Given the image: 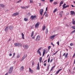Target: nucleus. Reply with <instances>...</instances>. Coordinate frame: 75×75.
I'll return each mask as SVG.
<instances>
[{
  "label": "nucleus",
  "mask_w": 75,
  "mask_h": 75,
  "mask_svg": "<svg viewBox=\"0 0 75 75\" xmlns=\"http://www.w3.org/2000/svg\"><path fill=\"white\" fill-rule=\"evenodd\" d=\"M62 5V4L60 3V5H59V7H61V5Z\"/></svg>",
  "instance_id": "nucleus-59"
},
{
  "label": "nucleus",
  "mask_w": 75,
  "mask_h": 75,
  "mask_svg": "<svg viewBox=\"0 0 75 75\" xmlns=\"http://www.w3.org/2000/svg\"><path fill=\"white\" fill-rule=\"evenodd\" d=\"M21 35H22V38L23 39H24V34L22 33H21Z\"/></svg>",
  "instance_id": "nucleus-16"
},
{
  "label": "nucleus",
  "mask_w": 75,
  "mask_h": 75,
  "mask_svg": "<svg viewBox=\"0 0 75 75\" xmlns=\"http://www.w3.org/2000/svg\"><path fill=\"white\" fill-rule=\"evenodd\" d=\"M44 15H45V17H48V13H46V12H45V13H44L43 16H44Z\"/></svg>",
  "instance_id": "nucleus-15"
},
{
  "label": "nucleus",
  "mask_w": 75,
  "mask_h": 75,
  "mask_svg": "<svg viewBox=\"0 0 75 75\" xmlns=\"http://www.w3.org/2000/svg\"><path fill=\"white\" fill-rule=\"evenodd\" d=\"M30 19L32 20H36V19H37V16H30Z\"/></svg>",
  "instance_id": "nucleus-2"
},
{
  "label": "nucleus",
  "mask_w": 75,
  "mask_h": 75,
  "mask_svg": "<svg viewBox=\"0 0 75 75\" xmlns=\"http://www.w3.org/2000/svg\"><path fill=\"white\" fill-rule=\"evenodd\" d=\"M70 45L71 47H72V46H73L74 44L72 43H70Z\"/></svg>",
  "instance_id": "nucleus-33"
},
{
  "label": "nucleus",
  "mask_w": 75,
  "mask_h": 75,
  "mask_svg": "<svg viewBox=\"0 0 75 75\" xmlns=\"http://www.w3.org/2000/svg\"><path fill=\"white\" fill-rule=\"evenodd\" d=\"M13 67L12 66L10 67V69L9 70L8 73L9 74H11L13 71Z\"/></svg>",
  "instance_id": "nucleus-3"
},
{
  "label": "nucleus",
  "mask_w": 75,
  "mask_h": 75,
  "mask_svg": "<svg viewBox=\"0 0 75 75\" xmlns=\"http://www.w3.org/2000/svg\"><path fill=\"white\" fill-rule=\"evenodd\" d=\"M0 7H4V5H3V4H0Z\"/></svg>",
  "instance_id": "nucleus-26"
},
{
  "label": "nucleus",
  "mask_w": 75,
  "mask_h": 75,
  "mask_svg": "<svg viewBox=\"0 0 75 75\" xmlns=\"http://www.w3.org/2000/svg\"><path fill=\"white\" fill-rule=\"evenodd\" d=\"M19 57H20V56L18 55L17 57V58H19Z\"/></svg>",
  "instance_id": "nucleus-56"
},
{
  "label": "nucleus",
  "mask_w": 75,
  "mask_h": 75,
  "mask_svg": "<svg viewBox=\"0 0 75 75\" xmlns=\"http://www.w3.org/2000/svg\"><path fill=\"white\" fill-rule=\"evenodd\" d=\"M74 32H75V30H74L72 32V33H74Z\"/></svg>",
  "instance_id": "nucleus-54"
},
{
  "label": "nucleus",
  "mask_w": 75,
  "mask_h": 75,
  "mask_svg": "<svg viewBox=\"0 0 75 75\" xmlns=\"http://www.w3.org/2000/svg\"><path fill=\"white\" fill-rule=\"evenodd\" d=\"M65 6H66V4L65 3L63 5V8L62 9L64 10V8H64V7H65Z\"/></svg>",
  "instance_id": "nucleus-21"
},
{
  "label": "nucleus",
  "mask_w": 75,
  "mask_h": 75,
  "mask_svg": "<svg viewBox=\"0 0 75 75\" xmlns=\"http://www.w3.org/2000/svg\"><path fill=\"white\" fill-rule=\"evenodd\" d=\"M71 28H73L74 30H75V26H72L71 27Z\"/></svg>",
  "instance_id": "nucleus-37"
},
{
  "label": "nucleus",
  "mask_w": 75,
  "mask_h": 75,
  "mask_svg": "<svg viewBox=\"0 0 75 75\" xmlns=\"http://www.w3.org/2000/svg\"><path fill=\"white\" fill-rule=\"evenodd\" d=\"M55 67V66L54 65L52 67V68L54 69V68Z\"/></svg>",
  "instance_id": "nucleus-47"
},
{
  "label": "nucleus",
  "mask_w": 75,
  "mask_h": 75,
  "mask_svg": "<svg viewBox=\"0 0 75 75\" xmlns=\"http://www.w3.org/2000/svg\"><path fill=\"white\" fill-rule=\"evenodd\" d=\"M40 25V23H37L35 25V26L36 28H38V27H39Z\"/></svg>",
  "instance_id": "nucleus-9"
},
{
  "label": "nucleus",
  "mask_w": 75,
  "mask_h": 75,
  "mask_svg": "<svg viewBox=\"0 0 75 75\" xmlns=\"http://www.w3.org/2000/svg\"><path fill=\"white\" fill-rule=\"evenodd\" d=\"M58 4V3H57V2H54V4Z\"/></svg>",
  "instance_id": "nucleus-41"
},
{
  "label": "nucleus",
  "mask_w": 75,
  "mask_h": 75,
  "mask_svg": "<svg viewBox=\"0 0 75 75\" xmlns=\"http://www.w3.org/2000/svg\"><path fill=\"white\" fill-rule=\"evenodd\" d=\"M40 35H38L36 39V41H39L40 40Z\"/></svg>",
  "instance_id": "nucleus-8"
},
{
  "label": "nucleus",
  "mask_w": 75,
  "mask_h": 75,
  "mask_svg": "<svg viewBox=\"0 0 75 75\" xmlns=\"http://www.w3.org/2000/svg\"><path fill=\"white\" fill-rule=\"evenodd\" d=\"M69 5H66V6L64 7V8H67V7H69Z\"/></svg>",
  "instance_id": "nucleus-30"
},
{
  "label": "nucleus",
  "mask_w": 75,
  "mask_h": 75,
  "mask_svg": "<svg viewBox=\"0 0 75 75\" xmlns=\"http://www.w3.org/2000/svg\"><path fill=\"white\" fill-rule=\"evenodd\" d=\"M53 60H54L53 59H52L50 60V62H52V61H53Z\"/></svg>",
  "instance_id": "nucleus-44"
},
{
  "label": "nucleus",
  "mask_w": 75,
  "mask_h": 75,
  "mask_svg": "<svg viewBox=\"0 0 75 75\" xmlns=\"http://www.w3.org/2000/svg\"><path fill=\"white\" fill-rule=\"evenodd\" d=\"M47 9H48V7H46V11H47Z\"/></svg>",
  "instance_id": "nucleus-51"
},
{
  "label": "nucleus",
  "mask_w": 75,
  "mask_h": 75,
  "mask_svg": "<svg viewBox=\"0 0 75 75\" xmlns=\"http://www.w3.org/2000/svg\"><path fill=\"white\" fill-rule=\"evenodd\" d=\"M45 51L44 50L43 51V57H44V55H45Z\"/></svg>",
  "instance_id": "nucleus-28"
},
{
  "label": "nucleus",
  "mask_w": 75,
  "mask_h": 75,
  "mask_svg": "<svg viewBox=\"0 0 75 75\" xmlns=\"http://www.w3.org/2000/svg\"><path fill=\"white\" fill-rule=\"evenodd\" d=\"M23 47L24 48L26 49H28V45H23Z\"/></svg>",
  "instance_id": "nucleus-12"
},
{
  "label": "nucleus",
  "mask_w": 75,
  "mask_h": 75,
  "mask_svg": "<svg viewBox=\"0 0 75 75\" xmlns=\"http://www.w3.org/2000/svg\"><path fill=\"white\" fill-rule=\"evenodd\" d=\"M15 53H14L13 54V57H14V55H15Z\"/></svg>",
  "instance_id": "nucleus-46"
},
{
  "label": "nucleus",
  "mask_w": 75,
  "mask_h": 75,
  "mask_svg": "<svg viewBox=\"0 0 75 75\" xmlns=\"http://www.w3.org/2000/svg\"><path fill=\"white\" fill-rule=\"evenodd\" d=\"M44 66H46V63L44 64Z\"/></svg>",
  "instance_id": "nucleus-61"
},
{
  "label": "nucleus",
  "mask_w": 75,
  "mask_h": 75,
  "mask_svg": "<svg viewBox=\"0 0 75 75\" xmlns=\"http://www.w3.org/2000/svg\"><path fill=\"white\" fill-rule=\"evenodd\" d=\"M53 68H52V67L51 68V69L50 70V71H52V69H53Z\"/></svg>",
  "instance_id": "nucleus-49"
},
{
  "label": "nucleus",
  "mask_w": 75,
  "mask_h": 75,
  "mask_svg": "<svg viewBox=\"0 0 75 75\" xmlns=\"http://www.w3.org/2000/svg\"><path fill=\"white\" fill-rule=\"evenodd\" d=\"M21 1H22V0H19L18 1H17L16 2V3H20V2H21Z\"/></svg>",
  "instance_id": "nucleus-31"
},
{
  "label": "nucleus",
  "mask_w": 75,
  "mask_h": 75,
  "mask_svg": "<svg viewBox=\"0 0 75 75\" xmlns=\"http://www.w3.org/2000/svg\"><path fill=\"white\" fill-rule=\"evenodd\" d=\"M29 71L30 72H31V73H33L34 72V71L33 70H32L31 69V68H29Z\"/></svg>",
  "instance_id": "nucleus-14"
},
{
  "label": "nucleus",
  "mask_w": 75,
  "mask_h": 75,
  "mask_svg": "<svg viewBox=\"0 0 75 75\" xmlns=\"http://www.w3.org/2000/svg\"><path fill=\"white\" fill-rule=\"evenodd\" d=\"M34 35V31H33L32 33V34L31 35V37H32Z\"/></svg>",
  "instance_id": "nucleus-27"
},
{
  "label": "nucleus",
  "mask_w": 75,
  "mask_h": 75,
  "mask_svg": "<svg viewBox=\"0 0 75 75\" xmlns=\"http://www.w3.org/2000/svg\"><path fill=\"white\" fill-rule=\"evenodd\" d=\"M32 39H35V37H33L32 38Z\"/></svg>",
  "instance_id": "nucleus-55"
},
{
  "label": "nucleus",
  "mask_w": 75,
  "mask_h": 75,
  "mask_svg": "<svg viewBox=\"0 0 75 75\" xmlns=\"http://www.w3.org/2000/svg\"><path fill=\"white\" fill-rule=\"evenodd\" d=\"M70 15H71V16H75V11H71L70 12Z\"/></svg>",
  "instance_id": "nucleus-5"
},
{
  "label": "nucleus",
  "mask_w": 75,
  "mask_h": 75,
  "mask_svg": "<svg viewBox=\"0 0 75 75\" xmlns=\"http://www.w3.org/2000/svg\"><path fill=\"white\" fill-rule=\"evenodd\" d=\"M51 45H53V46L54 47V46L55 45L54 44H53V43L51 42Z\"/></svg>",
  "instance_id": "nucleus-40"
},
{
  "label": "nucleus",
  "mask_w": 75,
  "mask_h": 75,
  "mask_svg": "<svg viewBox=\"0 0 75 75\" xmlns=\"http://www.w3.org/2000/svg\"><path fill=\"white\" fill-rule=\"evenodd\" d=\"M47 61V60H46L44 62V63H45V62H46Z\"/></svg>",
  "instance_id": "nucleus-63"
},
{
  "label": "nucleus",
  "mask_w": 75,
  "mask_h": 75,
  "mask_svg": "<svg viewBox=\"0 0 75 75\" xmlns=\"http://www.w3.org/2000/svg\"><path fill=\"white\" fill-rule=\"evenodd\" d=\"M57 9L56 8L55 9H54L53 12V13H55V12H56V11H57Z\"/></svg>",
  "instance_id": "nucleus-32"
},
{
  "label": "nucleus",
  "mask_w": 75,
  "mask_h": 75,
  "mask_svg": "<svg viewBox=\"0 0 75 75\" xmlns=\"http://www.w3.org/2000/svg\"><path fill=\"white\" fill-rule=\"evenodd\" d=\"M23 69H24V67L23 66H22L21 67L20 70H21V71H23Z\"/></svg>",
  "instance_id": "nucleus-18"
},
{
  "label": "nucleus",
  "mask_w": 75,
  "mask_h": 75,
  "mask_svg": "<svg viewBox=\"0 0 75 75\" xmlns=\"http://www.w3.org/2000/svg\"><path fill=\"white\" fill-rule=\"evenodd\" d=\"M14 45L15 47H21L22 45L20 43H15L14 44Z\"/></svg>",
  "instance_id": "nucleus-1"
},
{
  "label": "nucleus",
  "mask_w": 75,
  "mask_h": 75,
  "mask_svg": "<svg viewBox=\"0 0 75 75\" xmlns=\"http://www.w3.org/2000/svg\"><path fill=\"white\" fill-rule=\"evenodd\" d=\"M65 53H64V54L62 55V56H65Z\"/></svg>",
  "instance_id": "nucleus-50"
},
{
  "label": "nucleus",
  "mask_w": 75,
  "mask_h": 75,
  "mask_svg": "<svg viewBox=\"0 0 75 75\" xmlns=\"http://www.w3.org/2000/svg\"><path fill=\"white\" fill-rule=\"evenodd\" d=\"M57 45H59V41H58V42H57Z\"/></svg>",
  "instance_id": "nucleus-43"
},
{
  "label": "nucleus",
  "mask_w": 75,
  "mask_h": 75,
  "mask_svg": "<svg viewBox=\"0 0 75 75\" xmlns=\"http://www.w3.org/2000/svg\"><path fill=\"white\" fill-rule=\"evenodd\" d=\"M55 37V35L52 36L50 37V38L51 39H52V38H54Z\"/></svg>",
  "instance_id": "nucleus-23"
},
{
  "label": "nucleus",
  "mask_w": 75,
  "mask_h": 75,
  "mask_svg": "<svg viewBox=\"0 0 75 75\" xmlns=\"http://www.w3.org/2000/svg\"><path fill=\"white\" fill-rule=\"evenodd\" d=\"M51 48V46H49L48 47V50H50V48Z\"/></svg>",
  "instance_id": "nucleus-36"
},
{
  "label": "nucleus",
  "mask_w": 75,
  "mask_h": 75,
  "mask_svg": "<svg viewBox=\"0 0 75 75\" xmlns=\"http://www.w3.org/2000/svg\"><path fill=\"white\" fill-rule=\"evenodd\" d=\"M68 47H69V48H70V49H72V47H70V46H68Z\"/></svg>",
  "instance_id": "nucleus-48"
},
{
  "label": "nucleus",
  "mask_w": 75,
  "mask_h": 75,
  "mask_svg": "<svg viewBox=\"0 0 75 75\" xmlns=\"http://www.w3.org/2000/svg\"><path fill=\"white\" fill-rule=\"evenodd\" d=\"M39 61L40 63H41L42 61V57H40L39 59Z\"/></svg>",
  "instance_id": "nucleus-19"
},
{
  "label": "nucleus",
  "mask_w": 75,
  "mask_h": 75,
  "mask_svg": "<svg viewBox=\"0 0 75 75\" xmlns=\"http://www.w3.org/2000/svg\"><path fill=\"white\" fill-rule=\"evenodd\" d=\"M60 13H64V12H63V11H61Z\"/></svg>",
  "instance_id": "nucleus-58"
},
{
  "label": "nucleus",
  "mask_w": 75,
  "mask_h": 75,
  "mask_svg": "<svg viewBox=\"0 0 75 75\" xmlns=\"http://www.w3.org/2000/svg\"><path fill=\"white\" fill-rule=\"evenodd\" d=\"M61 70H62V69H59V70H58V71L56 72V74H58V73H59V72L60 71H61Z\"/></svg>",
  "instance_id": "nucleus-17"
},
{
  "label": "nucleus",
  "mask_w": 75,
  "mask_h": 75,
  "mask_svg": "<svg viewBox=\"0 0 75 75\" xmlns=\"http://www.w3.org/2000/svg\"><path fill=\"white\" fill-rule=\"evenodd\" d=\"M41 1H43V2H45V0H41Z\"/></svg>",
  "instance_id": "nucleus-57"
},
{
  "label": "nucleus",
  "mask_w": 75,
  "mask_h": 75,
  "mask_svg": "<svg viewBox=\"0 0 75 75\" xmlns=\"http://www.w3.org/2000/svg\"><path fill=\"white\" fill-rule=\"evenodd\" d=\"M13 28H14V27L12 26H9V29L10 30H13Z\"/></svg>",
  "instance_id": "nucleus-11"
},
{
  "label": "nucleus",
  "mask_w": 75,
  "mask_h": 75,
  "mask_svg": "<svg viewBox=\"0 0 75 75\" xmlns=\"http://www.w3.org/2000/svg\"><path fill=\"white\" fill-rule=\"evenodd\" d=\"M19 14V13L18 12H17L16 13H15L13 14L12 16H17Z\"/></svg>",
  "instance_id": "nucleus-10"
},
{
  "label": "nucleus",
  "mask_w": 75,
  "mask_h": 75,
  "mask_svg": "<svg viewBox=\"0 0 75 75\" xmlns=\"http://www.w3.org/2000/svg\"><path fill=\"white\" fill-rule=\"evenodd\" d=\"M8 26H7L6 28H5V31H6V32L8 30H7V28H8Z\"/></svg>",
  "instance_id": "nucleus-25"
},
{
  "label": "nucleus",
  "mask_w": 75,
  "mask_h": 75,
  "mask_svg": "<svg viewBox=\"0 0 75 75\" xmlns=\"http://www.w3.org/2000/svg\"><path fill=\"white\" fill-rule=\"evenodd\" d=\"M71 6L72 7H74V5H71Z\"/></svg>",
  "instance_id": "nucleus-60"
},
{
  "label": "nucleus",
  "mask_w": 75,
  "mask_h": 75,
  "mask_svg": "<svg viewBox=\"0 0 75 75\" xmlns=\"http://www.w3.org/2000/svg\"><path fill=\"white\" fill-rule=\"evenodd\" d=\"M29 7V6H26L25 7H22V6H21V8H22V9H24L26 8H28Z\"/></svg>",
  "instance_id": "nucleus-13"
},
{
  "label": "nucleus",
  "mask_w": 75,
  "mask_h": 75,
  "mask_svg": "<svg viewBox=\"0 0 75 75\" xmlns=\"http://www.w3.org/2000/svg\"><path fill=\"white\" fill-rule=\"evenodd\" d=\"M25 21H27L28 20V18H25L24 19Z\"/></svg>",
  "instance_id": "nucleus-22"
},
{
  "label": "nucleus",
  "mask_w": 75,
  "mask_h": 75,
  "mask_svg": "<svg viewBox=\"0 0 75 75\" xmlns=\"http://www.w3.org/2000/svg\"><path fill=\"white\" fill-rule=\"evenodd\" d=\"M37 70H40V66H38L37 67V68H36Z\"/></svg>",
  "instance_id": "nucleus-29"
},
{
  "label": "nucleus",
  "mask_w": 75,
  "mask_h": 75,
  "mask_svg": "<svg viewBox=\"0 0 75 75\" xmlns=\"http://www.w3.org/2000/svg\"><path fill=\"white\" fill-rule=\"evenodd\" d=\"M50 57H49L48 59V62H50Z\"/></svg>",
  "instance_id": "nucleus-35"
},
{
  "label": "nucleus",
  "mask_w": 75,
  "mask_h": 75,
  "mask_svg": "<svg viewBox=\"0 0 75 75\" xmlns=\"http://www.w3.org/2000/svg\"><path fill=\"white\" fill-rule=\"evenodd\" d=\"M9 55V56H10L11 57V56H12V54H10Z\"/></svg>",
  "instance_id": "nucleus-62"
},
{
  "label": "nucleus",
  "mask_w": 75,
  "mask_h": 75,
  "mask_svg": "<svg viewBox=\"0 0 75 75\" xmlns=\"http://www.w3.org/2000/svg\"><path fill=\"white\" fill-rule=\"evenodd\" d=\"M46 28L45 26H43L42 28V30H44Z\"/></svg>",
  "instance_id": "nucleus-24"
},
{
  "label": "nucleus",
  "mask_w": 75,
  "mask_h": 75,
  "mask_svg": "<svg viewBox=\"0 0 75 75\" xmlns=\"http://www.w3.org/2000/svg\"><path fill=\"white\" fill-rule=\"evenodd\" d=\"M61 4H63V3H64V1H61V2L60 3Z\"/></svg>",
  "instance_id": "nucleus-38"
},
{
  "label": "nucleus",
  "mask_w": 75,
  "mask_h": 75,
  "mask_svg": "<svg viewBox=\"0 0 75 75\" xmlns=\"http://www.w3.org/2000/svg\"><path fill=\"white\" fill-rule=\"evenodd\" d=\"M60 15L61 16V17H62V14H60Z\"/></svg>",
  "instance_id": "nucleus-64"
},
{
  "label": "nucleus",
  "mask_w": 75,
  "mask_h": 75,
  "mask_svg": "<svg viewBox=\"0 0 75 75\" xmlns=\"http://www.w3.org/2000/svg\"><path fill=\"white\" fill-rule=\"evenodd\" d=\"M44 12V10L42 9H41L40 10L39 12L41 16H42V13Z\"/></svg>",
  "instance_id": "nucleus-6"
},
{
  "label": "nucleus",
  "mask_w": 75,
  "mask_h": 75,
  "mask_svg": "<svg viewBox=\"0 0 75 75\" xmlns=\"http://www.w3.org/2000/svg\"><path fill=\"white\" fill-rule=\"evenodd\" d=\"M34 62H33L32 63V65H34Z\"/></svg>",
  "instance_id": "nucleus-52"
},
{
  "label": "nucleus",
  "mask_w": 75,
  "mask_h": 75,
  "mask_svg": "<svg viewBox=\"0 0 75 75\" xmlns=\"http://www.w3.org/2000/svg\"><path fill=\"white\" fill-rule=\"evenodd\" d=\"M27 54H26L24 55V56H23V57H22L21 59V61H23L24 59H25V58L27 57Z\"/></svg>",
  "instance_id": "nucleus-4"
},
{
  "label": "nucleus",
  "mask_w": 75,
  "mask_h": 75,
  "mask_svg": "<svg viewBox=\"0 0 75 75\" xmlns=\"http://www.w3.org/2000/svg\"><path fill=\"white\" fill-rule=\"evenodd\" d=\"M30 3H33V0H30Z\"/></svg>",
  "instance_id": "nucleus-34"
},
{
  "label": "nucleus",
  "mask_w": 75,
  "mask_h": 75,
  "mask_svg": "<svg viewBox=\"0 0 75 75\" xmlns=\"http://www.w3.org/2000/svg\"><path fill=\"white\" fill-rule=\"evenodd\" d=\"M53 1H54V0H50V3H52Z\"/></svg>",
  "instance_id": "nucleus-39"
},
{
  "label": "nucleus",
  "mask_w": 75,
  "mask_h": 75,
  "mask_svg": "<svg viewBox=\"0 0 75 75\" xmlns=\"http://www.w3.org/2000/svg\"><path fill=\"white\" fill-rule=\"evenodd\" d=\"M72 23L73 24L75 25V21H74V19H73L72 21Z\"/></svg>",
  "instance_id": "nucleus-20"
},
{
  "label": "nucleus",
  "mask_w": 75,
  "mask_h": 75,
  "mask_svg": "<svg viewBox=\"0 0 75 75\" xmlns=\"http://www.w3.org/2000/svg\"><path fill=\"white\" fill-rule=\"evenodd\" d=\"M41 47H40L39 49H38V51H37V52L38 53V54H39L40 55V56L41 55V52L40 51V50H41Z\"/></svg>",
  "instance_id": "nucleus-7"
},
{
  "label": "nucleus",
  "mask_w": 75,
  "mask_h": 75,
  "mask_svg": "<svg viewBox=\"0 0 75 75\" xmlns=\"http://www.w3.org/2000/svg\"><path fill=\"white\" fill-rule=\"evenodd\" d=\"M68 53H67L65 56L66 58H67V56H68Z\"/></svg>",
  "instance_id": "nucleus-42"
},
{
  "label": "nucleus",
  "mask_w": 75,
  "mask_h": 75,
  "mask_svg": "<svg viewBox=\"0 0 75 75\" xmlns=\"http://www.w3.org/2000/svg\"><path fill=\"white\" fill-rule=\"evenodd\" d=\"M46 30H47V32H46V33H47V34L48 33V28H47L46 29Z\"/></svg>",
  "instance_id": "nucleus-45"
},
{
  "label": "nucleus",
  "mask_w": 75,
  "mask_h": 75,
  "mask_svg": "<svg viewBox=\"0 0 75 75\" xmlns=\"http://www.w3.org/2000/svg\"><path fill=\"white\" fill-rule=\"evenodd\" d=\"M38 67H40L39 65V62H38Z\"/></svg>",
  "instance_id": "nucleus-53"
}]
</instances>
